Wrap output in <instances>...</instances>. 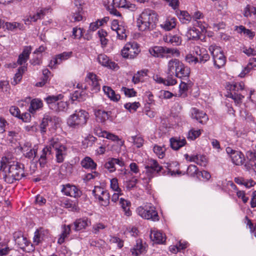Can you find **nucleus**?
Segmentation results:
<instances>
[{
    "mask_svg": "<svg viewBox=\"0 0 256 256\" xmlns=\"http://www.w3.org/2000/svg\"><path fill=\"white\" fill-rule=\"evenodd\" d=\"M24 168V164L17 161L7 158L1 161L0 170L4 181L8 184H12L25 176Z\"/></svg>",
    "mask_w": 256,
    "mask_h": 256,
    "instance_id": "obj_1",
    "label": "nucleus"
},
{
    "mask_svg": "<svg viewBox=\"0 0 256 256\" xmlns=\"http://www.w3.org/2000/svg\"><path fill=\"white\" fill-rule=\"evenodd\" d=\"M158 20V15L154 11L147 9L139 16L136 24L139 30L144 31L153 29Z\"/></svg>",
    "mask_w": 256,
    "mask_h": 256,
    "instance_id": "obj_2",
    "label": "nucleus"
},
{
    "mask_svg": "<svg viewBox=\"0 0 256 256\" xmlns=\"http://www.w3.org/2000/svg\"><path fill=\"white\" fill-rule=\"evenodd\" d=\"M88 118L89 114L88 112L84 110H78L69 116L67 124L69 127L78 129L85 126Z\"/></svg>",
    "mask_w": 256,
    "mask_h": 256,
    "instance_id": "obj_3",
    "label": "nucleus"
},
{
    "mask_svg": "<svg viewBox=\"0 0 256 256\" xmlns=\"http://www.w3.org/2000/svg\"><path fill=\"white\" fill-rule=\"evenodd\" d=\"M50 146L55 150L56 160L58 163H62L67 155L68 148L66 145L62 144L58 138L53 137L49 141Z\"/></svg>",
    "mask_w": 256,
    "mask_h": 256,
    "instance_id": "obj_4",
    "label": "nucleus"
},
{
    "mask_svg": "<svg viewBox=\"0 0 256 256\" xmlns=\"http://www.w3.org/2000/svg\"><path fill=\"white\" fill-rule=\"evenodd\" d=\"M138 214L142 218L153 222L159 220L160 218L154 206H139L136 210Z\"/></svg>",
    "mask_w": 256,
    "mask_h": 256,
    "instance_id": "obj_5",
    "label": "nucleus"
},
{
    "mask_svg": "<svg viewBox=\"0 0 256 256\" xmlns=\"http://www.w3.org/2000/svg\"><path fill=\"white\" fill-rule=\"evenodd\" d=\"M208 50L212 56L214 64L217 68H220L224 66L226 58L220 47L216 44H212Z\"/></svg>",
    "mask_w": 256,
    "mask_h": 256,
    "instance_id": "obj_6",
    "label": "nucleus"
},
{
    "mask_svg": "<svg viewBox=\"0 0 256 256\" xmlns=\"http://www.w3.org/2000/svg\"><path fill=\"white\" fill-rule=\"evenodd\" d=\"M144 168L146 174L148 177V178L145 179L146 184H148L150 180L158 174L162 169V167L160 166L158 162L153 159L149 160L145 164Z\"/></svg>",
    "mask_w": 256,
    "mask_h": 256,
    "instance_id": "obj_7",
    "label": "nucleus"
},
{
    "mask_svg": "<svg viewBox=\"0 0 256 256\" xmlns=\"http://www.w3.org/2000/svg\"><path fill=\"white\" fill-rule=\"evenodd\" d=\"M92 193L101 206H106L109 204L110 196L107 190L102 187L95 186Z\"/></svg>",
    "mask_w": 256,
    "mask_h": 256,
    "instance_id": "obj_8",
    "label": "nucleus"
},
{
    "mask_svg": "<svg viewBox=\"0 0 256 256\" xmlns=\"http://www.w3.org/2000/svg\"><path fill=\"white\" fill-rule=\"evenodd\" d=\"M140 52L138 44L134 42L127 43L122 50L121 54L124 58H134Z\"/></svg>",
    "mask_w": 256,
    "mask_h": 256,
    "instance_id": "obj_9",
    "label": "nucleus"
},
{
    "mask_svg": "<svg viewBox=\"0 0 256 256\" xmlns=\"http://www.w3.org/2000/svg\"><path fill=\"white\" fill-rule=\"evenodd\" d=\"M248 161L244 164L246 170L250 172H254L256 174V152L248 151L246 154Z\"/></svg>",
    "mask_w": 256,
    "mask_h": 256,
    "instance_id": "obj_10",
    "label": "nucleus"
},
{
    "mask_svg": "<svg viewBox=\"0 0 256 256\" xmlns=\"http://www.w3.org/2000/svg\"><path fill=\"white\" fill-rule=\"evenodd\" d=\"M86 80L91 86V90L94 92L100 90V86L99 80L96 74L92 72L88 73L86 77Z\"/></svg>",
    "mask_w": 256,
    "mask_h": 256,
    "instance_id": "obj_11",
    "label": "nucleus"
},
{
    "mask_svg": "<svg viewBox=\"0 0 256 256\" xmlns=\"http://www.w3.org/2000/svg\"><path fill=\"white\" fill-rule=\"evenodd\" d=\"M182 62L178 59L176 58L170 60L168 63L167 75L170 78H174V75L178 70V69L180 65L182 66Z\"/></svg>",
    "mask_w": 256,
    "mask_h": 256,
    "instance_id": "obj_12",
    "label": "nucleus"
},
{
    "mask_svg": "<svg viewBox=\"0 0 256 256\" xmlns=\"http://www.w3.org/2000/svg\"><path fill=\"white\" fill-rule=\"evenodd\" d=\"M52 158V147L50 146V144L48 143V144L42 150V154L38 160L40 166L44 167L47 162Z\"/></svg>",
    "mask_w": 256,
    "mask_h": 256,
    "instance_id": "obj_13",
    "label": "nucleus"
},
{
    "mask_svg": "<svg viewBox=\"0 0 256 256\" xmlns=\"http://www.w3.org/2000/svg\"><path fill=\"white\" fill-rule=\"evenodd\" d=\"M191 117L203 124H206L208 120V118L205 112L196 108H192L191 110Z\"/></svg>",
    "mask_w": 256,
    "mask_h": 256,
    "instance_id": "obj_14",
    "label": "nucleus"
},
{
    "mask_svg": "<svg viewBox=\"0 0 256 256\" xmlns=\"http://www.w3.org/2000/svg\"><path fill=\"white\" fill-rule=\"evenodd\" d=\"M62 192L64 194L74 198L80 197L81 195V192L75 186L70 184H66L63 186Z\"/></svg>",
    "mask_w": 256,
    "mask_h": 256,
    "instance_id": "obj_15",
    "label": "nucleus"
},
{
    "mask_svg": "<svg viewBox=\"0 0 256 256\" xmlns=\"http://www.w3.org/2000/svg\"><path fill=\"white\" fill-rule=\"evenodd\" d=\"M97 60L102 66L108 67L111 69L117 70L118 68V64L110 60L109 58L104 54H100L98 56Z\"/></svg>",
    "mask_w": 256,
    "mask_h": 256,
    "instance_id": "obj_16",
    "label": "nucleus"
},
{
    "mask_svg": "<svg viewBox=\"0 0 256 256\" xmlns=\"http://www.w3.org/2000/svg\"><path fill=\"white\" fill-rule=\"evenodd\" d=\"M186 160L194 162L197 164L202 166H206L207 164V160L205 156L200 154L189 156L188 154H184Z\"/></svg>",
    "mask_w": 256,
    "mask_h": 256,
    "instance_id": "obj_17",
    "label": "nucleus"
},
{
    "mask_svg": "<svg viewBox=\"0 0 256 256\" xmlns=\"http://www.w3.org/2000/svg\"><path fill=\"white\" fill-rule=\"evenodd\" d=\"M118 164L120 167L124 165V162L122 158H110L104 164V168L107 169L109 172H112L116 170L115 165Z\"/></svg>",
    "mask_w": 256,
    "mask_h": 256,
    "instance_id": "obj_18",
    "label": "nucleus"
},
{
    "mask_svg": "<svg viewBox=\"0 0 256 256\" xmlns=\"http://www.w3.org/2000/svg\"><path fill=\"white\" fill-rule=\"evenodd\" d=\"M74 12L72 14V20L73 22H80L82 20V8L78 0L74 2Z\"/></svg>",
    "mask_w": 256,
    "mask_h": 256,
    "instance_id": "obj_19",
    "label": "nucleus"
},
{
    "mask_svg": "<svg viewBox=\"0 0 256 256\" xmlns=\"http://www.w3.org/2000/svg\"><path fill=\"white\" fill-rule=\"evenodd\" d=\"M194 50L196 56H199L198 62L204 64L210 60V56L206 49L196 46L194 48Z\"/></svg>",
    "mask_w": 256,
    "mask_h": 256,
    "instance_id": "obj_20",
    "label": "nucleus"
},
{
    "mask_svg": "<svg viewBox=\"0 0 256 256\" xmlns=\"http://www.w3.org/2000/svg\"><path fill=\"white\" fill-rule=\"evenodd\" d=\"M146 245L145 243H142V240H137L136 244L130 250L132 254L134 256H138L144 252L146 251Z\"/></svg>",
    "mask_w": 256,
    "mask_h": 256,
    "instance_id": "obj_21",
    "label": "nucleus"
},
{
    "mask_svg": "<svg viewBox=\"0 0 256 256\" xmlns=\"http://www.w3.org/2000/svg\"><path fill=\"white\" fill-rule=\"evenodd\" d=\"M14 238L20 248H24L28 245L27 238L24 236L20 232H15L14 234Z\"/></svg>",
    "mask_w": 256,
    "mask_h": 256,
    "instance_id": "obj_22",
    "label": "nucleus"
},
{
    "mask_svg": "<svg viewBox=\"0 0 256 256\" xmlns=\"http://www.w3.org/2000/svg\"><path fill=\"white\" fill-rule=\"evenodd\" d=\"M154 80L158 84H162L165 86H174L176 84V78H170L167 75L166 79L160 77L158 74H156L153 76Z\"/></svg>",
    "mask_w": 256,
    "mask_h": 256,
    "instance_id": "obj_23",
    "label": "nucleus"
},
{
    "mask_svg": "<svg viewBox=\"0 0 256 256\" xmlns=\"http://www.w3.org/2000/svg\"><path fill=\"white\" fill-rule=\"evenodd\" d=\"M32 50V48L31 46H26L24 47L23 51L22 53L20 54L17 61L18 64L22 65L27 62Z\"/></svg>",
    "mask_w": 256,
    "mask_h": 256,
    "instance_id": "obj_24",
    "label": "nucleus"
},
{
    "mask_svg": "<svg viewBox=\"0 0 256 256\" xmlns=\"http://www.w3.org/2000/svg\"><path fill=\"white\" fill-rule=\"evenodd\" d=\"M94 114L97 122L101 123H104L106 120L109 119L111 112H106L101 110H98L95 111Z\"/></svg>",
    "mask_w": 256,
    "mask_h": 256,
    "instance_id": "obj_25",
    "label": "nucleus"
},
{
    "mask_svg": "<svg viewBox=\"0 0 256 256\" xmlns=\"http://www.w3.org/2000/svg\"><path fill=\"white\" fill-rule=\"evenodd\" d=\"M150 237L153 242L158 244H164L166 239V236L162 232L154 230L152 232Z\"/></svg>",
    "mask_w": 256,
    "mask_h": 256,
    "instance_id": "obj_26",
    "label": "nucleus"
},
{
    "mask_svg": "<svg viewBox=\"0 0 256 256\" xmlns=\"http://www.w3.org/2000/svg\"><path fill=\"white\" fill-rule=\"evenodd\" d=\"M43 106V103L39 98L32 99L30 103L28 110L30 113L34 114L37 110H39Z\"/></svg>",
    "mask_w": 256,
    "mask_h": 256,
    "instance_id": "obj_27",
    "label": "nucleus"
},
{
    "mask_svg": "<svg viewBox=\"0 0 256 256\" xmlns=\"http://www.w3.org/2000/svg\"><path fill=\"white\" fill-rule=\"evenodd\" d=\"M190 74V68L188 66H185L184 64L182 62V66L180 65L174 76L180 78H188Z\"/></svg>",
    "mask_w": 256,
    "mask_h": 256,
    "instance_id": "obj_28",
    "label": "nucleus"
},
{
    "mask_svg": "<svg viewBox=\"0 0 256 256\" xmlns=\"http://www.w3.org/2000/svg\"><path fill=\"white\" fill-rule=\"evenodd\" d=\"M170 141L171 148L174 150H178L186 144V140L184 138L181 139L177 137L171 138Z\"/></svg>",
    "mask_w": 256,
    "mask_h": 256,
    "instance_id": "obj_29",
    "label": "nucleus"
},
{
    "mask_svg": "<svg viewBox=\"0 0 256 256\" xmlns=\"http://www.w3.org/2000/svg\"><path fill=\"white\" fill-rule=\"evenodd\" d=\"M90 224V220L88 218L78 219L74 222V230L76 231H78L84 229Z\"/></svg>",
    "mask_w": 256,
    "mask_h": 256,
    "instance_id": "obj_30",
    "label": "nucleus"
},
{
    "mask_svg": "<svg viewBox=\"0 0 256 256\" xmlns=\"http://www.w3.org/2000/svg\"><path fill=\"white\" fill-rule=\"evenodd\" d=\"M63 97L64 96L61 94H58L57 96H48L44 98V100L48 104L50 108L52 110V108L54 106L56 105L57 102L58 100H62Z\"/></svg>",
    "mask_w": 256,
    "mask_h": 256,
    "instance_id": "obj_31",
    "label": "nucleus"
},
{
    "mask_svg": "<svg viewBox=\"0 0 256 256\" xmlns=\"http://www.w3.org/2000/svg\"><path fill=\"white\" fill-rule=\"evenodd\" d=\"M104 94L112 100L118 102L120 98L119 94H116L115 92L110 86H104L102 88Z\"/></svg>",
    "mask_w": 256,
    "mask_h": 256,
    "instance_id": "obj_32",
    "label": "nucleus"
},
{
    "mask_svg": "<svg viewBox=\"0 0 256 256\" xmlns=\"http://www.w3.org/2000/svg\"><path fill=\"white\" fill-rule=\"evenodd\" d=\"M24 155L27 158L30 159H34L38 152V148L34 146L33 148H28L27 146H24L22 148Z\"/></svg>",
    "mask_w": 256,
    "mask_h": 256,
    "instance_id": "obj_33",
    "label": "nucleus"
},
{
    "mask_svg": "<svg viewBox=\"0 0 256 256\" xmlns=\"http://www.w3.org/2000/svg\"><path fill=\"white\" fill-rule=\"evenodd\" d=\"M26 67L25 66H20L18 70V72L14 74L13 79L11 81V84L13 86L18 84L21 80L24 72L26 71Z\"/></svg>",
    "mask_w": 256,
    "mask_h": 256,
    "instance_id": "obj_34",
    "label": "nucleus"
},
{
    "mask_svg": "<svg viewBox=\"0 0 256 256\" xmlns=\"http://www.w3.org/2000/svg\"><path fill=\"white\" fill-rule=\"evenodd\" d=\"M230 158L232 162L238 166L242 164L244 160V155L240 152L238 150L232 154Z\"/></svg>",
    "mask_w": 256,
    "mask_h": 256,
    "instance_id": "obj_35",
    "label": "nucleus"
},
{
    "mask_svg": "<svg viewBox=\"0 0 256 256\" xmlns=\"http://www.w3.org/2000/svg\"><path fill=\"white\" fill-rule=\"evenodd\" d=\"M166 47L162 46H154L152 48H150L149 50L150 54L155 57H164V54H166Z\"/></svg>",
    "mask_w": 256,
    "mask_h": 256,
    "instance_id": "obj_36",
    "label": "nucleus"
},
{
    "mask_svg": "<svg viewBox=\"0 0 256 256\" xmlns=\"http://www.w3.org/2000/svg\"><path fill=\"white\" fill-rule=\"evenodd\" d=\"M200 32L195 27L190 28L186 33L188 40H198L200 38Z\"/></svg>",
    "mask_w": 256,
    "mask_h": 256,
    "instance_id": "obj_37",
    "label": "nucleus"
},
{
    "mask_svg": "<svg viewBox=\"0 0 256 256\" xmlns=\"http://www.w3.org/2000/svg\"><path fill=\"white\" fill-rule=\"evenodd\" d=\"M72 54V52H64L62 54H58L56 57L52 60L51 62H52L54 64H60L63 60H65L68 58H70Z\"/></svg>",
    "mask_w": 256,
    "mask_h": 256,
    "instance_id": "obj_38",
    "label": "nucleus"
},
{
    "mask_svg": "<svg viewBox=\"0 0 256 256\" xmlns=\"http://www.w3.org/2000/svg\"><path fill=\"white\" fill-rule=\"evenodd\" d=\"M81 164L83 168L91 170H95L96 166V164L90 157L84 158L81 162Z\"/></svg>",
    "mask_w": 256,
    "mask_h": 256,
    "instance_id": "obj_39",
    "label": "nucleus"
},
{
    "mask_svg": "<svg viewBox=\"0 0 256 256\" xmlns=\"http://www.w3.org/2000/svg\"><path fill=\"white\" fill-rule=\"evenodd\" d=\"M96 134L100 137L106 138L108 140H111L113 141L119 140L118 137L106 131H102L100 130H95Z\"/></svg>",
    "mask_w": 256,
    "mask_h": 256,
    "instance_id": "obj_40",
    "label": "nucleus"
},
{
    "mask_svg": "<svg viewBox=\"0 0 256 256\" xmlns=\"http://www.w3.org/2000/svg\"><path fill=\"white\" fill-rule=\"evenodd\" d=\"M177 15L180 22L183 24L189 23L192 19L191 15L187 11L180 10L178 12Z\"/></svg>",
    "mask_w": 256,
    "mask_h": 256,
    "instance_id": "obj_41",
    "label": "nucleus"
},
{
    "mask_svg": "<svg viewBox=\"0 0 256 256\" xmlns=\"http://www.w3.org/2000/svg\"><path fill=\"white\" fill-rule=\"evenodd\" d=\"M176 26V19L174 18H169L160 24L161 27L166 30H170Z\"/></svg>",
    "mask_w": 256,
    "mask_h": 256,
    "instance_id": "obj_42",
    "label": "nucleus"
},
{
    "mask_svg": "<svg viewBox=\"0 0 256 256\" xmlns=\"http://www.w3.org/2000/svg\"><path fill=\"white\" fill-rule=\"evenodd\" d=\"M120 204L124 212L125 215L126 216H130L131 215V211L130 210V202L123 198H120Z\"/></svg>",
    "mask_w": 256,
    "mask_h": 256,
    "instance_id": "obj_43",
    "label": "nucleus"
},
{
    "mask_svg": "<svg viewBox=\"0 0 256 256\" xmlns=\"http://www.w3.org/2000/svg\"><path fill=\"white\" fill-rule=\"evenodd\" d=\"M153 150L158 158H162L165 156L166 148L164 146H160L156 144L153 148Z\"/></svg>",
    "mask_w": 256,
    "mask_h": 256,
    "instance_id": "obj_44",
    "label": "nucleus"
},
{
    "mask_svg": "<svg viewBox=\"0 0 256 256\" xmlns=\"http://www.w3.org/2000/svg\"><path fill=\"white\" fill-rule=\"evenodd\" d=\"M237 30L240 34H244L246 36H247L250 39H252L255 36V33L249 29L246 28L243 26H240L237 28Z\"/></svg>",
    "mask_w": 256,
    "mask_h": 256,
    "instance_id": "obj_45",
    "label": "nucleus"
},
{
    "mask_svg": "<svg viewBox=\"0 0 256 256\" xmlns=\"http://www.w3.org/2000/svg\"><path fill=\"white\" fill-rule=\"evenodd\" d=\"M148 70L138 71L132 78V82L134 84L138 83L143 80V78L147 75Z\"/></svg>",
    "mask_w": 256,
    "mask_h": 256,
    "instance_id": "obj_46",
    "label": "nucleus"
},
{
    "mask_svg": "<svg viewBox=\"0 0 256 256\" xmlns=\"http://www.w3.org/2000/svg\"><path fill=\"white\" fill-rule=\"evenodd\" d=\"M70 231V225L64 226L62 232L58 239V242L60 244H62L64 242L65 238L69 235Z\"/></svg>",
    "mask_w": 256,
    "mask_h": 256,
    "instance_id": "obj_47",
    "label": "nucleus"
},
{
    "mask_svg": "<svg viewBox=\"0 0 256 256\" xmlns=\"http://www.w3.org/2000/svg\"><path fill=\"white\" fill-rule=\"evenodd\" d=\"M244 84L242 82H232L230 86V90L233 92L234 93L236 92L244 90Z\"/></svg>",
    "mask_w": 256,
    "mask_h": 256,
    "instance_id": "obj_48",
    "label": "nucleus"
},
{
    "mask_svg": "<svg viewBox=\"0 0 256 256\" xmlns=\"http://www.w3.org/2000/svg\"><path fill=\"white\" fill-rule=\"evenodd\" d=\"M129 140L138 148L142 147L144 144V140L140 136H132L129 138Z\"/></svg>",
    "mask_w": 256,
    "mask_h": 256,
    "instance_id": "obj_49",
    "label": "nucleus"
},
{
    "mask_svg": "<svg viewBox=\"0 0 256 256\" xmlns=\"http://www.w3.org/2000/svg\"><path fill=\"white\" fill-rule=\"evenodd\" d=\"M67 108L68 104L66 102L58 100L56 105L52 108V110L56 112L64 111Z\"/></svg>",
    "mask_w": 256,
    "mask_h": 256,
    "instance_id": "obj_50",
    "label": "nucleus"
},
{
    "mask_svg": "<svg viewBox=\"0 0 256 256\" xmlns=\"http://www.w3.org/2000/svg\"><path fill=\"white\" fill-rule=\"evenodd\" d=\"M48 10V9H41L38 10L36 14H34L32 16H30V19H31L32 22H35L38 20L42 18L46 14V12Z\"/></svg>",
    "mask_w": 256,
    "mask_h": 256,
    "instance_id": "obj_51",
    "label": "nucleus"
},
{
    "mask_svg": "<svg viewBox=\"0 0 256 256\" xmlns=\"http://www.w3.org/2000/svg\"><path fill=\"white\" fill-rule=\"evenodd\" d=\"M126 28L124 26L120 25V28L116 31L117 38L119 40H124L126 38Z\"/></svg>",
    "mask_w": 256,
    "mask_h": 256,
    "instance_id": "obj_52",
    "label": "nucleus"
},
{
    "mask_svg": "<svg viewBox=\"0 0 256 256\" xmlns=\"http://www.w3.org/2000/svg\"><path fill=\"white\" fill-rule=\"evenodd\" d=\"M4 27L10 30H14L15 29L18 28L20 30L22 28V25L18 22H6L4 24Z\"/></svg>",
    "mask_w": 256,
    "mask_h": 256,
    "instance_id": "obj_53",
    "label": "nucleus"
},
{
    "mask_svg": "<svg viewBox=\"0 0 256 256\" xmlns=\"http://www.w3.org/2000/svg\"><path fill=\"white\" fill-rule=\"evenodd\" d=\"M106 228V226L102 222H98L94 224L92 228V232L94 234H98L100 230Z\"/></svg>",
    "mask_w": 256,
    "mask_h": 256,
    "instance_id": "obj_54",
    "label": "nucleus"
},
{
    "mask_svg": "<svg viewBox=\"0 0 256 256\" xmlns=\"http://www.w3.org/2000/svg\"><path fill=\"white\" fill-rule=\"evenodd\" d=\"M241 50L248 56H256V48L244 46Z\"/></svg>",
    "mask_w": 256,
    "mask_h": 256,
    "instance_id": "obj_55",
    "label": "nucleus"
},
{
    "mask_svg": "<svg viewBox=\"0 0 256 256\" xmlns=\"http://www.w3.org/2000/svg\"><path fill=\"white\" fill-rule=\"evenodd\" d=\"M179 88L180 94L178 96L186 97V92L188 90V84L185 82H182L179 86Z\"/></svg>",
    "mask_w": 256,
    "mask_h": 256,
    "instance_id": "obj_56",
    "label": "nucleus"
},
{
    "mask_svg": "<svg viewBox=\"0 0 256 256\" xmlns=\"http://www.w3.org/2000/svg\"><path fill=\"white\" fill-rule=\"evenodd\" d=\"M228 96L233 99L236 104H241L242 102V100L244 98L242 95L236 92L234 93L231 92L229 94Z\"/></svg>",
    "mask_w": 256,
    "mask_h": 256,
    "instance_id": "obj_57",
    "label": "nucleus"
},
{
    "mask_svg": "<svg viewBox=\"0 0 256 256\" xmlns=\"http://www.w3.org/2000/svg\"><path fill=\"white\" fill-rule=\"evenodd\" d=\"M140 106V104L138 102H134L132 103L128 102L124 105V108L130 112L136 111Z\"/></svg>",
    "mask_w": 256,
    "mask_h": 256,
    "instance_id": "obj_58",
    "label": "nucleus"
},
{
    "mask_svg": "<svg viewBox=\"0 0 256 256\" xmlns=\"http://www.w3.org/2000/svg\"><path fill=\"white\" fill-rule=\"evenodd\" d=\"M110 186L112 190L118 192H122V190L119 187L118 180L116 178H113L110 180Z\"/></svg>",
    "mask_w": 256,
    "mask_h": 256,
    "instance_id": "obj_59",
    "label": "nucleus"
},
{
    "mask_svg": "<svg viewBox=\"0 0 256 256\" xmlns=\"http://www.w3.org/2000/svg\"><path fill=\"white\" fill-rule=\"evenodd\" d=\"M200 134L201 130H191L188 133V138L191 140H194L198 137Z\"/></svg>",
    "mask_w": 256,
    "mask_h": 256,
    "instance_id": "obj_60",
    "label": "nucleus"
},
{
    "mask_svg": "<svg viewBox=\"0 0 256 256\" xmlns=\"http://www.w3.org/2000/svg\"><path fill=\"white\" fill-rule=\"evenodd\" d=\"M198 168L195 165L190 164L188 168L187 173L191 176H194L196 174H198Z\"/></svg>",
    "mask_w": 256,
    "mask_h": 256,
    "instance_id": "obj_61",
    "label": "nucleus"
},
{
    "mask_svg": "<svg viewBox=\"0 0 256 256\" xmlns=\"http://www.w3.org/2000/svg\"><path fill=\"white\" fill-rule=\"evenodd\" d=\"M186 62L190 64H195L198 62V58L194 57L192 54H188L186 56L185 58Z\"/></svg>",
    "mask_w": 256,
    "mask_h": 256,
    "instance_id": "obj_62",
    "label": "nucleus"
},
{
    "mask_svg": "<svg viewBox=\"0 0 256 256\" xmlns=\"http://www.w3.org/2000/svg\"><path fill=\"white\" fill-rule=\"evenodd\" d=\"M182 39L177 36H170V43L174 46H179L181 44Z\"/></svg>",
    "mask_w": 256,
    "mask_h": 256,
    "instance_id": "obj_63",
    "label": "nucleus"
},
{
    "mask_svg": "<svg viewBox=\"0 0 256 256\" xmlns=\"http://www.w3.org/2000/svg\"><path fill=\"white\" fill-rule=\"evenodd\" d=\"M62 206L67 208H70L72 210H76L74 204L70 200H66L62 202Z\"/></svg>",
    "mask_w": 256,
    "mask_h": 256,
    "instance_id": "obj_64",
    "label": "nucleus"
}]
</instances>
